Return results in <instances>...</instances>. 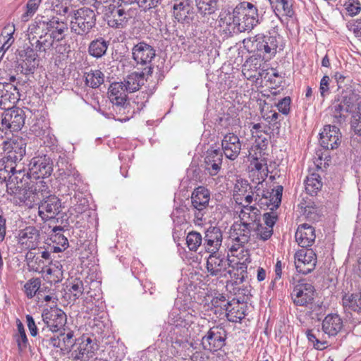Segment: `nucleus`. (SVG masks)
<instances>
[{
	"label": "nucleus",
	"instance_id": "f257e3e1",
	"mask_svg": "<svg viewBox=\"0 0 361 361\" xmlns=\"http://www.w3.org/2000/svg\"><path fill=\"white\" fill-rule=\"evenodd\" d=\"M4 161H0V181L6 182L7 192L13 195L16 203L27 204L30 195H39L40 186H44V182H35L29 170L22 164L4 165Z\"/></svg>",
	"mask_w": 361,
	"mask_h": 361
},
{
	"label": "nucleus",
	"instance_id": "f03ea898",
	"mask_svg": "<svg viewBox=\"0 0 361 361\" xmlns=\"http://www.w3.org/2000/svg\"><path fill=\"white\" fill-rule=\"evenodd\" d=\"M243 44L250 52L255 53L265 60L274 58L278 51L283 50L285 46L283 37L279 33L278 22L274 20L271 21L266 33L245 39Z\"/></svg>",
	"mask_w": 361,
	"mask_h": 361
},
{
	"label": "nucleus",
	"instance_id": "7ed1b4c3",
	"mask_svg": "<svg viewBox=\"0 0 361 361\" xmlns=\"http://www.w3.org/2000/svg\"><path fill=\"white\" fill-rule=\"evenodd\" d=\"M71 30L77 35H85L95 27L97 16L94 10L81 7L71 10Z\"/></svg>",
	"mask_w": 361,
	"mask_h": 361
},
{
	"label": "nucleus",
	"instance_id": "20e7f679",
	"mask_svg": "<svg viewBox=\"0 0 361 361\" xmlns=\"http://www.w3.org/2000/svg\"><path fill=\"white\" fill-rule=\"evenodd\" d=\"M42 187L41 185L39 195H36L39 200L36 203L38 205L39 216L44 220L56 219L61 212V200L54 195H47L49 192L44 195L45 190L42 189Z\"/></svg>",
	"mask_w": 361,
	"mask_h": 361
},
{
	"label": "nucleus",
	"instance_id": "39448f33",
	"mask_svg": "<svg viewBox=\"0 0 361 361\" xmlns=\"http://www.w3.org/2000/svg\"><path fill=\"white\" fill-rule=\"evenodd\" d=\"M30 42V46L24 47L23 49L16 51L17 65L16 70L25 75L34 74L39 66L38 54L34 50V44L31 41Z\"/></svg>",
	"mask_w": 361,
	"mask_h": 361
},
{
	"label": "nucleus",
	"instance_id": "423d86ee",
	"mask_svg": "<svg viewBox=\"0 0 361 361\" xmlns=\"http://www.w3.org/2000/svg\"><path fill=\"white\" fill-rule=\"evenodd\" d=\"M26 146V139L21 137H15L4 141L3 150L6 153V156L0 161H4V165H7V164H20L19 162L25 155Z\"/></svg>",
	"mask_w": 361,
	"mask_h": 361
},
{
	"label": "nucleus",
	"instance_id": "0eeeda50",
	"mask_svg": "<svg viewBox=\"0 0 361 361\" xmlns=\"http://www.w3.org/2000/svg\"><path fill=\"white\" fill-rule=\"evenodd\" d=\"M191 210L197 221H202L206 214L210 200V192L204 186H198L191 194Z\"/></svg>",
	"mask_w": 361,
	"mask_h": 361
},
{
	"label": "nucleus",
	"instance_id": "6e6552de",
	"mask_svg": "<svg viewBox=\"0 0 361 361\" xmlns=\"http://www.w3.org/2000/svg\"><path fill=\"white\" fill-rule=\"evenodd\" d=\"M226 329L218 325L211 327L201 339L202 348L209 351H217L226 345Z\"/></svg>",
	"mask_w": 361,
	"mask_h": 361
},
{
	"label": "nucleus",
	"instance_id": "1a4fd4ad",
	"mask_svg": "<svg viewBox=\"0 0 361 361\" xmlns=\"http://www.w3.org/2000/svg\"><path fill=\"white\" fill-rule=\"evenodd\" d=\"M314 287L305 282V279H300L291 293V298L297 306H307L314 300Z\"/></svg>",
	"mask_w": 361,
	"mask_h": 361
},
{
	"label": "nucleus",
	"instance_id": "9d476101",
	"mask_svg": "<svg viewBox=\"0 0 361 361\" xmlns=\"http://www.w3.org/2000/svg\"><path fill=\"white\" fill-rule=\"evenodd\" d=\"M29 166L28 170L35 182L49 177L53 171V161L46 156L32 159Z\"/></svg>",
	"mask_w": 361,
	"mask_h": 361
},
{
	"label": "nucleus",
	"instance_id": "9b49d317",
	"mask_svg": "<svg viewBox=\"0 0 361 361\" xmlns=\"http://www.w3.org/2000/svg\"><path fill=\"white\" fill-rule=\"evenodd\" d=\"M317 255L312 249H301L295 254V265L297 271L302 274H308L316 267Z\"/></svg>",
	"mask_w": 361,
	"mask_h": 361
},
{
	"label": "nucleus",
	"instance_id": "f8f14e48",
	"mask_svg": "<svg viewBox=\"0 0 361 361\" xmlns=\"http://www.w3.org/2000/svg\"><path fill=\"white\" fill-rule=\"evenodd\" d=\"M156 56V50L145 41L135 44L132 48V58L137 65L153 67L152 60Z\"/></svg>",
	"mask_w": 361,
	"mask_h": 361
},
{
	"label": "nucleus",
	"instance_id": "ddd939ff",
	"mask_svg": "<svg viewBox=\"0 0 361 361\" xmlns=\"http://www.w3.org/2000/svg\"><path fill=\"white\" fill-rule=\"evenodd\" d=\"M75 346L71 355L73 360L88 361L97 350V345L90 337L78 338Z\"/></svg>",
	"mask_w": 361,
	"mask_h": 361
},
{
	"label": "nucleus",
	"instance_id": "4468645a",
	"mask_svg": "<svg viewBox=\"0 0 361 361\" xmlns=\"http://www.w3.org/2000/svg\"><path fill=\"white\" fill-rule=\"evenodd\" d=\"M42 321L52 329V333L65 330L67 317L66 313L59 308L45 309L42 313Z\"/></svg>",
	"mask_w": 361,
	"mask_h": 361
},
{
	"label": "nucleus",
	"instance_id": "2eb2a0df",
	"mask_svg": "<svg viewBox=\"0 0 361 361\" xmlns=\"http://www.w3.org/2000/svg\"><path fill=\"white\" fill-rule=\"evenodd\" d=\"M173 6V17L183 25L191 24L195 18V11L191 5L192 0H175Z\"/></svg>",
	"mask_w": 361,
	"mask_h": 361
},
{
	"label": "nucleus",
	"instance_id": "dca6fc26",
	"mask_svg": "<svg viewBox=\"0 0 361 361\" xmlns=\"http://www.w3.org/2000/svg\"><path fill=\"white\" fill-rule=\"evenodd\" d=\"M209 256L207 260V269L212 276L226 277V274H223L230 267L228 257L218 253V251L209 252Z\"/></svg>",
	"mask_w": 361,
	"mask_h": 361
},
{
	"label": "nucleus",
	"instance_id": "f3484780",
	"mask_svg": "<svg viewBox=\"0 0 361 361\" xmlns=\"http://www.w3.org/2000/svg\"><path fill=\"white\" fill-rule=\"evenodd\" d=\"M19 90L11 82H0V109H7L13 106L20 99Z\"/></svg>",
	"mask_w": 361,
	"mask_h": 361
},
{
	"label": "nucleus",
	"instance_id": "a211bd4d",
	"mask_svg": "<svg viewBox=\"0 0 361 361\" xmlns=\"http://www.w3.org/2000/svg\"><path fill=\"white\" fill-rule=\"evenodd\" d=\"M320 145L326 149H337L341 144V133L335 125H326L320 133Z\"/></svg>",
	"mask_w": 361,
	"mask_h": 361
},
{
	"label": "nucleus",
	"instance_id": "6ab92c4d",
	"mask_svg": "<svg viewBox=\"0 0 361 361\" xmlns=\"http://www.w3.org/2000/svg\"><path fill=\"white\" fill-rule=\"evenodd\" d=\"M223 162V153L219 149L209 147L204 160L203 168L209 175L214 176L219 173Z\"/></svg>",
	"mask_w": 361,
	"mask_h": 361
},
{
	"label": "nucleus",
	"instance_id": "aec40b11",
	"mask_svg": "<svg viewBox=\"0 0 361 361\" xmlns=\"http://www.w3.org/2000/svg\"><path fill=\"white\" fill-rule=\"evenodd\" d=\"M241 142L239 137L233 133H228L224 135L221 140L223 155L230 160H235L241 150Z\"/></svg>",
	"mask_w": 361,
	"mask_h": 361
},
{
	"label": "nucleus",
	"instance_id": "412c9836",
	"mask_svg": "<svg viewBox=\"0 0 361 361\" xmlns=\"http://www.w3.org/2000/svg\"><path fill=\"white\" fill-rule=\"evenodd\" d=\"M128 92L123 82H113L108 90L109 98L114 106L126 109L129 106V102H127Z\"/></svg>",
	"mask_w": 361,
	"mask_h": 361
},
{
	"label": "nucleus",
	"instance_id": "4be33fe9",
	"mask_svg": "<svg viewBox=\"0 0 361 361\" xmlns=\"http://www.w3.org/2000/svg\"><path fill=\"white\" fill-rule=\"evenodd\" d=\"M153 73V67H145L142 71H134L129 74L124 80V85L129 92L137 91L143 85L145 80L151 76Z\"/></svg>",
	"mask_w": 361,
	"mask_h": 361
},
{
	"label": "nucleus",
	"instance_id": "5701e85b",
	"mask_svg": "<svg viewBox=\"0 0 361 361\" xmlns=\"http://www.w3.org/2000/svg\"><path fill=\"white\" fill-rule=\"evenodd\" d=\"M110 15L107 16L108 25L114 28H123L130 18L129 11H126L122 4L109 6Z\"/></svg>",
	"mask_w": 361,
	"mask_h": 361
},
{
	"label": "nucleus",
	"instance_id": "b1692460",
	"mask_svg": "<svg viewBox=\"0 0 361 361\" xmlns=\"http://www.w3.org/2000/svg\"><path fill=\"white\" fill-rule=\"evenodd\" d=\"M5 114H3L4 120H6V126L8 130L18 131L22 128L25 124V111L20 108L7 109Z\"/></svg>",
	"mask_w": 361,
	"mask_h": 361
},
{
	"label": "nucleus",
	"instance_id": "393cba45",
	"mask_svg": "<svg viewBox=\"0 0 361 361\" xmlns=\"http://www.w3.org/2000/svg\"><path fill=\"white\" fill-rule=\"evenodd\" d=\"M295 238L300 247H310L316 238L314 228L307 224H300L295 232Z\"/></svg>",
	"mask_w": 361,
	"mask_h": 361
},
{
	"label": "nucleus",
	"instance_id": "a878e982",
	"mask_svg": "<svg viewBox=\"0 0 361 361\" xmlns=\"http://www.w3.org/2000/svg\"><path fill=\"white\" fill-rule=\"evenodd\" d=\"M204 245L207 252L218 251L222 243V233L216 226H210L205 231Z\"/></svg>",
	"mask_w": 361,
	"mask_h": 361
},
{
	"label": "nucleus",
	"instance_id": "bb28decb",
	"mask_svg": "<svg viewBox=\"0 0 361 361\" xmlns=\"http://www.w3.org/2000/svg\"><path fill=\"white\" fill-rule=\"evenodd\" d=\"M343 320L337 314H329L322 322V330L329 336H334L343 329Z\"/></svg>",
	"mask_w": 361,
	"mask_h": 361
},
{
	"label": "nucleus",
	"instance_id": "cd10ccee",
	"mask_svg": "<svg viewBox=\"0 0 361 361\" xmlns=\"http://www.w3.org/2000/svg\"><path fill=\"white\" fill-rule=\"evenodd\" d=\"M19 243L25 245L27 248H35L39 238V231L35 226H27L20 230L18 234Z\"/></svg>",
	"mask_w": 361,
	"mask_h": 361
},
{
	"label": "nucleus",
	"instance_id": "c85d7f7f",
	"mask_svg": "<svg viewBox=\"0 0 361 361\" xmlns=\"http://www.w3.org/2000/svg\"><path fill=\"white\" fill-rule=\"evenodd\" d=\"M270 4L274 8L277 20L279 23L281 14L292 18L294 15L292 0H269Z\"/></svg>",
	"mask_w": 361,
	"mask_h": 361
},
{
	"label": "nucleus",
	"instance_id": "c756f323",
	"mask_svg": "<svg viewBox=\"0 0 361 361\" xmlns=\"http://www.w3.org/2000/svg\"><path fill=\"white\" fill-rule=\"evenodd\" d=\"M247 226H249L247 221L235 222L231 228V231H233L232 235L241 246L247 243L250 238V230L247 228Z\"/></svg>",
	"mask_w": 361,
	"mask_h": 361
},
{
	"label": "nucleus",
	"instance_id": "7c9ffc66",
	"mask_svg": "<svg viewBox=\"0 0 361 361\" xmlns=\"http://www.w3.org/2000/svg\"><path fill=\"white\" fill-rule=\"evenodd\" d=\"M231 302L233 303L232 306L229 307L226 312L227 319L234 323L241 322L246 315L247 305H241L239 300L235 301V299H233Z\"/></svg>",
	"mask_w": 361,
	"mask_h": 361
},
{
	"label": "nucleus",
	"instance_id": "2f4dec72",
	"mask_svg": "<svg viewBox=\"0 0 361 361\" xmlns=\"http://www.w3.org/2000/svg\"><path fill=\"white\" fill-rule=\"evenodd\" d=\"M68 30V24L60 20L57 17H52V21L49 24V34L55 41H61L66 36L65 32Z\"/></svg>",
	"mask_w": 361,
	"mask_h": 361
},
{
	"label": "nucleus",
	"instance_id": "473e14b6",
	"mask_svg": "<svg viewBox=\"0 0 361 361\" xmlns=\"http://www.w3.org/2000/svg\"><path fill=\"white\" fill-rule=\"evenodd\" d=\"M331 116L334 118V123L342 125L347 121L348 113H350V110H347L339 99H334L331 106H330Z\"/></svg>",
	"mask_w": 361,
	"mask_h": 361
},
{
	"label": "nucleus",
	"instance_id": "72a5a7b5",
	"mask_svg": "<svg viewBox=\"0 0 361 361\" xmlns=\"http://www.w3.org/2000/svg\"><path fill=\"white\" fill-rule=\"evenodd\" d=\"M55 167L56 169L55 175L57 178L61 180L67 178L74 173L75 169L72 166V164L68 162V158L65 154L59 157Z\"/></svg>",
	"mask_w": 361,
	"mask_h": 361
},
{
	"label": "nucleus",
	"instance_id": "f704fd0d",
	"mask_svg": "<svg viewBox=\"0 0 361 361\" xmlns=\"http://www.w3.org/2000/svg\"><path fill=\"white\" fill-rule=\"evenodd\" d=\"M109 45V42L103 37H99L92 40L88 47V53L96 59L102 58L105 55Z\"/></svg>",
	"mask_w": 361,
	"mask_h": 361
},
{
	"label": "nucleus",
	"instance_id": "c9c22d12",
	"mask_svg": "<svg viewBox=\"0 0 361 361\" xmlns=\"http://www.w3.org/2000/svg\"><path fill=\"white\" fill-rule=\"evenodd\" d=\"M345 311L361 312V293L345 294L342 298Z\"/></svg>",
	"mask_w": 361,
	"mask_h": 361
},
{
	"label": "nucleus",
	"instance_id": "e433bc0d",
	"mask_svg": "<svg viewBox=\"0 0 361 361\" xmlns=\"http://www.w3.org/2000/svg\"><path fill=\"white\" fill-rule=\"evenodd\" d=\"M247 265L245 262L238 263L236 266H233V269L226 271L230 276L233 279V281H231L233 286H238L242 283L247 277Z\"/></svg>",
	"mask_w": 361,
	"mask_h": 361
},
{
	"label": "nucleus",
	"instance_id": "4c0bfd02",
	"mask_svg": "<svg viewBox=\"0 0 361 361\" xmlns=\"http://www.w3.org/2000/svg\"><path fill=\"white\" fill-rule=\"evenodd\" d=\"M259 23V14H255L252 11L250 13H245L240 23H238L237 32H243L252 30Z\"/></svg>",
	"mask_w": 361,
	"mask_h": 361
},
{
	"label": "nucleus",
	"instance_id": "58836bf2",
	"mask_svg": "<svg viewBox=\"0 0 361 361\" xmlns=\"http://www.w3.org/2000/svg\"><path fill=\"white\" fill-rule=\"evenodd\" d=\"M84 78L85 85L93 89L98 88L104 82V75L100 70L85 73Z\"/></svg>",
	"mask_w": 361,
	"mask_h": 361
},
{
	"label": "nucleus",
	"instance_id": "ea45409f",
	"mask_svg": "<svg viewBox=\"0 0 361 361\" xmlns=\"http://www.w3.org/2000/svg\"><path fill=\"white\" fill-rule=\"evenodd\" d=\"M198 12L202 16H210L219 8V0H195Z\"/></svg>",
	"mask_w": 361,
	"mask_h": 361
},
{
	"label": "nucleus",
	"instance_id": "a19ab883",
	"mask_svg": "<svg viewBox=\"0 0 361 361\" xmlns=\"http://www.w3.org/2000/svg\"><path fill=\"white\" fill-rule=\"evenodd\" d=\"M305 190L310 195H317L322 187L321 177L316 173H312L307 176L305 180Z\"/></svg>",
	"mask_w": 361,
	"mask_h": 361
},
{
	"label": "nucleus",
	"instance_id": "79ce46f5",
	"mask_svg": "<svg viewBox=\"0 0 361 361\" xmlns=\"http://www.w3.org/2000/svg\"><path fill=\"white\" fill-rule=\"evenodd\" d=\"M54 39L49 35L45 32L44 35L42 34L39 37V39L35 42V51L39 54L46 52L47 50L49 49L54 46Z\"/></svg>",
	"mask_w": 361,
	"mask_h": 361
},
{
	"label": "nucleus",
	"instance_id": "37998d69",
	"mask_svg": "<svg viewBox=\"0 0 361 361\" xmlns=\"http://www.w3.org/2000/svg\"><path fill=\"white\" fill-rule=\"evenodd\" d=\"M15 31L14 26H6L4 27L0 36L1 49L7 50L13 42V34Z\"/></svg>",
	"mask_w": 361,
	"mask_h": 361
},
{
	"label": "nucleus",
	"instance_id": "c03bdc74",
	"mask_svg": "<svg viewBox=\"0 0 361 361\" xmlns=\"http://www.w3.org/2000/svg\"><path fill=\"white\" fill-rule=\"evenodd\" d=\"M283 190V186L278 185L276 188L275 192L274 193V190H272V192L269 195V202H266L265 203L261 202V204H265L268 207L272 206V207L270 208L271 211L278 209L281 202Z\"/></svg>",
	"mask_w": 361,
	"mask_h": 361
},
{
	"label": "nucleus",
	"instance_id": "a18cd8bd",
	"mask_svg": "<svg viewBox=\"0 0 361 361\" xmlns=\"http://www.w3.org/2000/svg\"><path fill=\"white\" fill-rule=\"evenodd\" d=\"M219 23H222L223 25H226L230 33L232 32L234 33L238 32L237 27L235 26V19L231 16L229 9L221 12L219 15Z\"/></svg>",
	"mask_w": 361,
	"mask_h": 361
},
{
	"label": "nucleus",
	"instance_id": "49530a36",
	"mask_svg": "<svg viewBox=\"0 0 361 361\" xmlns=\"http://www.w3.org/2000/svg\"><path fill=\"white\" fill-rule=\"evenodd\" d=\"M17 329L18 334L15 336L18 350L23 351L28 345V340L25 334V328L20 319H17Z\"/></svg>",
	"mask_w": 361,
	"mask_h": 361
},
{
	"label": "nucleus",
	"instance_id": "de8ad7c7",
	"mask_svg": "<svg viewBox=\"0 0 361 361\" xmlns=\"http://www.w3.org/2000/svg\"><path fill=\"white\" fill-rule=\"evenodd\" d=\"M202 242V235L197 231H190L186 237V244L190 251H197Z\"/></svg>",
	"mask_w": 361,
	"mask_h": 361
},
{
	"label": "nucleus",
	"instance_id": "09e8293b",
	"mask_svg": "<svg viewBox=\"0 0 361 361\" xmlns=\"http://www.w3.org/2000/svg\"><path fill=\"white\" fill-rule=\"evenodd\" d=\"M41 280L39 278H32L24 285V290L26 296L31 299L35 295L37 296L38 290Z\"/></svg>",
	"mask_w": 361,
	"mask_h": 361
},
{
	"label": "nucleus",
	"instance_id": "8fccbe9b",
	"mask_svg": "<svg viewBox=\"0 0 361 361\" xmlns=\"http://www.w3.org/2000/svg\"><path fill=\"white\" fill-rule=\"evenodd\" d=\"M59 336L61 338V344L63 350H70L71 348H75L76 342L78 339H73L74 333L73 331H69L67 334L59 331Z\"/></svg>",
	"mask_w": 361,
	"mask_h": 361
},
{
	"label": "nucleus",
	"instance_id": "3c124183",
	"mask_svg": "<svg viewBox=\"0 0 361 361\" xmlns=\"http://www.w3.org/2000/svg\"><path fill=\"white\" fill-rule=\"evenodd\" d=\"M350 128L355 135L361 137V101L357 104V111L352 116Z\"/></svg>",
	"mask_w": 361,
	"mask_h": 361
},
{
	"label": "nucleus",
	"instance_id": "603ef678",
	"mask_svg": "<svg viewBox=\"0 0 361 361\" xmlns=\"http://www.w3.org/2000/svg\"><path fill=\"white\" fill-rule=\"evenodd\" d=\"M257 224L254 228V231H255L259 236V239L265 241L271 238L273 234V228L269 227H264L260 223V220L257 221Z\"/></svg>",
	"mask_w": 361,
	"mask_h": 361
},
{
	"label": "nucleus",
	"instance_id": "864d4df0",
	"mask_svg": "<svg viewBox=\"0 0 361 361\" xmlns=\"http://www.w3.org/2000/svg\"><path fill=\"white\" fill-rule=\"evenodd\" d=\"M42 0H29L26 4V11L22 15V20L26 21L37 10Z\"/></svg>",
	"mask_w": 361,
	"mask_h": 361
},
{
	"label": "nucleus",
	"instance_id": "5fc2aeb1",
	"mask_svg": "<svg viewBox=\"0 0 361 361\" xmlns=\"http://www.w3.org/2000/svg\"><path fill=\"white\" fill-rule=\"evenodd\" d=\"M211 305L215 308H220V310H225L231 307L232 302H226V297L219 294L218 296L214 298L211 301Z\"/></svg>",
	"mask_w": 361,
	"mask_h": 361
},
{
	"label": "nucleus",
	"instance_id": "6e6d98bb",
	"mask_svg": "<svg viewBox=\"0 0 361 361\" xmlns=\"http://www.w3.org/2000/svg\"><path fill=\"white\" fill-rule=\"evenodd\" d=\"M335 99H339V102L345 106L347 110L352 111L354 106V95L353 93H342L341 95H338Z\"/></svg>",
	"mask_w": 361,
	"mask_h": 361
},
{
	"label": "nucleus",
	"instance_id": "4d7b16f0",
	"mask_svg": "<svg viewBox=\"0 0 361 361\" xmlns=\"http://www.w3.org/2000/svg\"><path fill=\"white\" fill-rule=\"evenodd\" d=\"M290 97H285L284 98L281 99L276 104L278 110L284 115L288 114L290 112Z\"/></svg>",
	"mask_w": 361,
	"mask_h": 361
},
{
	"label": "nucleus",
	"instance_id": "13d9d810",
	"mask_svg": "<svg viewBox=\"0 0 361 361\" xmlns=\"http://www.w3.org/2000/svg\"><path fill=\"white\" fill-rule=\"evenodd\" d=\"M70 291L74 292L73 295L78 298L84 291L82 281L79 279H75L71 286Z\"/></svg>",
	"mask_w": 361,
	"mask_h": 361
},
{
	"label": "nucleus",
	"instance_id": "bf43d9fd",
	"mask_svg": "<svg viewBox=\"0 0 361 361\" xmlns=\"http://www.w3.org/2000/svg\"><path fill=\"white\" fill-rule=\"evenodd\" d=\"M43 345H46L47 347L48 345H51L54 348H59L63 350V346L61 344V338L59 336H51L49 338H42V341H41Z\"/></svg>",
	"mask_w": 361,
	"mask_h": 361
},
{
	"label": "nucleus",
	"instance_id": "052dcab7",
	"mask_svg": "<svg viewBox=\"0 0 361 361\" xmlns=\"http://www.w3.org/2000/svg\"><path fill=\"white\" fill-rule=\"evenodd\" d=\"M51 21H52V18H49L44 16H40L37 17L35 23L39 29L42 28V30H45V32L49 34V24L51 23Z\"/></svg>",
	"mask_w": 361,
	"mask_h": 361
},
{
	"label": "nucleus",
	"instance_id": "680f3d73",
	"mask_svg": "<svg viewBox=\"0 0 361 361\" xmlns=\"http://www.w3.org/2000/svg\"><path fill=\"white\" fill-rule=\"evenodd\" d=\"M26 322L30 335L33 337H36L37 335L38 334L39 328L36 324L32 316L30 314H27Z\"/></svg>",
	"mask_w": 361,
	"mask_h": 361
},
{
	"label": "nucleus",
	"instance_id": "e2e57ef3",
	"mask_svg": "<svg viewBox=\"0 0 361 361\" xmlns=\"http://www.w3.org/2000/svg\"><path fill=\"white\" fill-rule=\"evenodd\" d=\"M50 239L53 243H56V245H61L63 250L68 247V240L67 238L61 233H57V235H51Z\"/></svg>",
	"mask_w": 361,
	"mask_h": 361
},
{
	"label": "nucleus",
	"instance_id": "0e129e2a",
	"mask_svg": "<svg viewBox=\"0 0 361 361\" xmlns=\"http://www.w3.org/2000/svg\"><path fill=\"white\" fill-rule=\"evenodd\" d=\"M140 8L144 11L150 10L157 6L158 0H135Z\"/></svg>",
	"mask_w": 361,
	"mask_h": 361
},
{
	"label": "nucleus",
	"instance_id": "69168bd1",
	"mask_svg": "<svg viewBox=\"0 0 361 361\" xmlns=\"http://www.w3.org/2000/svg\"><path fill=\"white\" fill-rule=\"evenodd\" d=\"M246 13V10L242 8V6L239 4L231 11V14L235 19V23H240V19ZM235 26L238 27V23H235Z\"/></svg>",
	"mask_w": 361,
	"mask_h": 361
},
{
	"label": "nucleus",
	"instance_id": "338daca9",
	"mask_svg": "<svg viewBox=\"0 0 361 361\" xmlns=\"http://www.w3.org/2000/svg\"><path fill=\"white\" fill-rule=\"evenodd\" d=\"M329 81L330 78L328 75H324L320 81L319 91L321 96L324 98L326 94L329 93Z\"/></svg>",
	"mask_w": 361,
	"mask_h": 361
},
{
	"label": "nucleus",
	"instance_id": "774afa93",
	"mask_svg": "<svg viewBox=\"0 0 361 361\" xmlns=\"http://www.w3.org/2000/svg\"><path fill=\"white\" fill-rule=\"evenodd\" d=\"M55 52L59 55L65 56L71 51L70 45L67 43L56 44L54 47Z\"/></svg>",
	"mask_w": 361,
	"mask_h": 361
}]
</instances>
